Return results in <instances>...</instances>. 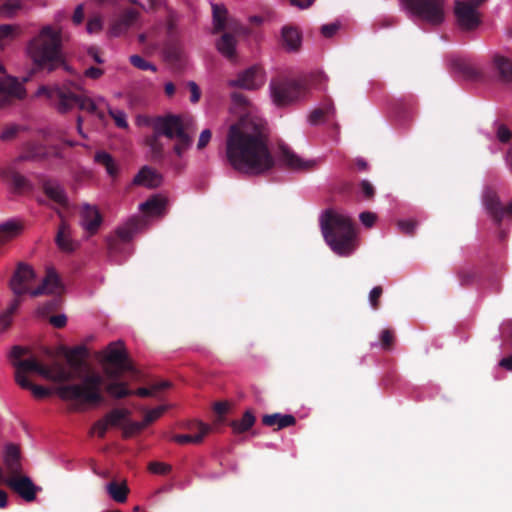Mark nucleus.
I'll list each match as a JSON object with an SVG mask.
<instances>
[{
    "instance_id": "obj_46",
    "label": "nucleus",
    "mask_w": 512,
    "mask_h": 512,
    "mask_svg": "<svg viewBox=\"0 0 512 512\" xmlns=\"http://www.w3.org/2000/svg\"><path fill=\"white\" fill-rule=\"evenodd\" d=\"M15 37V27L10 24L0 25V49H3Z\"/></svg>"
},
{
    "instance_id": "obj_8",
    "label": "nucleus",
    "mask_w": 512,
    "mask_h": 512,
    "mask_svg": "<svg viewBox=\"0 0 512 512\" xmlns=\"http://www.w3.org/2000/svg\"><path fill=\"white\" fill-rule=\"evenodd\" d=\"M29 350L20 346H14L11 350L10 357L15 367V381L19 385V379H28L26 373L35 372L43 378L65 383L74 378V373L68 370L59 362L53 363L51 366L41 364L36 358L21 359L22 356L28 354Z\"/></svg>"
},
{
    "instance_id": "obj_61",
    "label": "nucleus",
    "mask_w": 512,
    "mask_h": 512,
    "mask_svg": "<svg viewBox=\"0 0 512 512\" xmlns=\"http://www.w3.org/2000/svg\"><path fill=\"white\" fill-rule=\"evenodd\" d=\"M13 315L6 310L0 314V331H5L10 327Z\"/></svg>"
},
{
    "instance_id": "obj_19",
    "label": "nucleus",
    "mask_w": 512,
    "mask_h": 512,
    "mask_svg": "<svg viewBox=\"0 0 512 512\" xmlns=\"http://www.w3.org/2000/svg\"><path fill=\"white\" fill-rule=\"evenodd\" d=\"M35 177L38 185L50 200L61 206L67 205L68 200L65 190L56 180L42 174H37Z\"/></svg>"
},
{
    "instance_id": "obj_20",
    "label": "nucleus",
    "mask_w": 512,
    "mask_h": 512,
    "mask_svg": "<svg viewBox=\"0 0 512 512\" xmlns=\"http://www.w3.org/2000/svg\"><path fill=\"white\" fill-rule=\"evenodd\" d=\"M279 161L286 168L293 171H309L314 168L316 162L314 160H303L295 154L288 146L280 145Z\"/></svg>"
},
{
    "instance_id": "obj_9",
    "label": "nucleus",
    "mask_w": 512,
    "mask_h": 512,
    "mask_svg": "<svg viewBox=\"0 0 512 512\" xmlns=\"http://www.w3.org/2000/svg\"><path fill=\"white\" fill-rule=\"evenodd\" d=\"M400 5L410 16L433 26L445 19V0H400Z\"/></svg>"
},
{
    "instance_id": "obj_6",
    "label": "nucleus",
    "mask_w": 512,
    "mask_h": 512,
    "mask_svg": "<svg viewBox=\"0 0 512 512\" xmlns=\"http://www.w3.org/2000/svg\"><path fill=\"white\" fill-rule=\"evenodd\" d=\"M81 90L82 88L79 84L67 81L62 86L50 87L42 85L38 88L36 96H45L60 113H66L77 107L80 110L96 114L100 120H103L105 115L102 111L98 110L95 102L91 98L75 92Z\"/></svg>"
},
{
    "instance_id": "obj_13",
    "label": "nucleus",
    "mask_w": 512,
    "mask_h": 512,
    "mask_svg": "<svg viewBox=\"0 0 512 512\" xmlns=\"http://www.w3.org/2000/svg\"><path fill=\"white\" fill-rule=\"evenodd\" d=\"M145 226L142 218L132 217L124 225L118 227L115 235L107 238V248L110 254L118 253L121 250V243H127L133 236Z\"/></svg>"
},
{
    "instance_id": "obj_58",
    "label": "nucleus",
    "mask_w": 512,
    "mask_h": 512,
    "mask_svg": "<svg viewBox=\"0 0 512 512\" xmlns=\"http://www.w3.org/2000/svg\"><path fill=\"white\" fill-rule=\"evenodd\" d=\"M340 25L338 23L325 24L321 27V34L326 38L333 37L339 30Z\"/></svg>"
},
{
    "instance_id": "obj_34",
    "label": "nucleus",
    "mask_w": 512,
    "mask_h": 512,
    "mask_svg": "<svg viewBox=\"0 0 512 512\" xmlns=\"http://www.w3.org/2000/svg\"><path fill=\"white\" fill-rule=\"evenodd\" d=\"M165 205V198L160 195H153L140 205V209L148 215H160L165 209Z\"/></svg>"
},
{
    "instance_id": "obj_23",
    "label": "nucleus",
    "mask_w": 512,
    "mask_h": 512,
    "mask_svg": "<svg viewBox=\"0 0 512 512\" xmlns=\"http://www.w3.org/2000/svg\"><path fill=\"white\" fill-rule=\"evenodd\" d=\"M281 46L287 52H298L302 45V34L297 26L284 25L280 34Z\"/></svg>"
},
{
    "instance_id": "obj_47",
    "label": "nucleus",
    "mask_w": 512,
    "mask_h": 512,
    "mask_svg": "<svg viewBox=\"0 0 512 512\" xmlns=\"http://www.w3.org/2000/svg\"><path fill=\"white\" fill-rule=\"evenodd\" d=\"M129 60H130V63L135 68H137L139 70H142V71L151 70L153 72L157 71V67L153 63L146 61L140 55H137V54L131 55Z\"/></svg>"
},
{
    "instance_id": "obj_10",
    "label": "nucleus",
    "mask_w": 512,
    "mask_h": 512,
    "mask_svg": "<svg viewBox=\"0 0 512 512\" xmlns=\"http://www.w3.org/2000/svg\"><path fill=\"white\" fill-rule=\"evenodd\" d=\"M274 103L279 106L290 105L305 97L307 87L300 81L281 79L270 84Z\"/></svg>"
},
{
    "instance_id": "obj_32",
    "label": "nucleus",
    "mask_w": 512,
    "mask_h": 512,
    "mask_svg": "<svg viewBox=\"0 0 512 512\" xmlns=\"http://www.w3.org/2000/svg\"><path fill=\"white\" fill-rule=\"evenodd\" d=\"M228 11L222 4H212V17L214 32L224 31L229 27L227 19Z\"/></svg>"
},
{
    "instance_id": "obj_45",
    "label": "nucleus",
    "mask_w": 512,
    "mask_h": 512,
    "mask_svg": "<svg viewBox=\"0 0 512 512\" xmlns=\"http://www.w3.org/2000/svg\"><path fill=\"white\" fill-rule=\"evenodd\" d=\"M143 429H145V427L142 422L132 421L128 417L122 425V435L124 438H130L141 432Z\"/></svg>"
},
{
    "instance_id": "obj_14",
    "label": "nucleus",
    "mask_w": 512,
    "mask_h": 512,
    "mask_svg": "<svg viewBox=\"0 0 512 512\" xmlns=\"http://www.w3.org/2000/svg\"><path fill=\"white\" fill-rule=\"evenodd\" d=\"M28 78H23L20 82L18 78L5 75L0 77V108L13 104L16 100H22L26 97V89L23 86Z\"/></svg>"
},
{
    "instance_id": "obj_27",
    "label": "nucleus",
    "mask_w": 512,
    "mask_h": 512,
    "mask_svg": "<svg viewBox=\"0 0 512 512\" xmlns=\"http://www.w3.org/2000/svg\"><path fill=\"white\" fill-rule=\"evenodd\" d=\"M68 364L74 371H79L85 364L89 355L88 349L84 345L75 346L71 349L63 348Z\"/></svg>"
},
{
    "instance_id": "obj_28",
    "label": "nucleus",
    "mask_w": 512,
    "mask_h": 512,
    "mask_svg": "<svg viewBox=\"0 0 512 512\" xmlns=\"http://www.w3.org/2000/svg\"><path fill=\"white\" fill-rule=\"evenodd\" d=\"M194 426L199 430V434H177L172 437V441L178 444H199L204 437L210 432L211 427L203 422H196Z\"/></svg>"
},
{
    "instance_id": "obj_59",
    "label": "nucleus",
    "mask_w": 512,
    "mask_h": 512,
    "mask_svg": "<svg viewBox=\"0 0 512 512\" xmlns=\"http://www.w3.org/2000/svg\"><path fill=\"white\" fill-rule=\"evenodd\" d=\"M231 99L235 105L241 108H247L249 106V101L243 93L234 92L231 94Z\"/></svg>"
},
{
    "instance_id": "obj_17",
    "label": "nucleus",
    "mask_w": 512,
    "mask_h": 512,
    "mask_svg": "<svg viewBox=\"0 0 512 512\" xmlns=\"http://www.w3.org/2000/svg\"><path fill=\"white\" fill-rule=\"evenodd\" d=\"M264 84L263 71L258 66H252L238 74L237 78L228 81L230 87L256 90Z\"/></svg>"
},
{
    "instance_id": "obj_62",
    "label": "nucleus",
    "mask_w": 512,
    "mask_h": 512,
    "mask_svg": "<svg viewBox=\"0 0 512 512\" xmlns=\"http://www.w3.org/2000/svg\"><path fill=\"white\" fill-rule=\"evenodd\" d=\"M211 137H212V133L209 129L203 130L199 136L197 148L199 150L204 149L208 145L209 141L211 140Z\"/></svg>"
},
{
    "instance_id": "obj_16",
    "label": "nucleus",
    "mask_w": 512,
    "mask_h": 512,
    "mask_svg": "<svg viewBox=\"0 0 512 512\" xmlns=\"http://www.w3.org/2000/svg\"><path fill=\"white\" fill-rule=\"evenodd\" d=\"M3 483L26 502L34 501L37 493L41 490V487L36 486L30 477L22 473L5 478Z\"/></svg>"
},
{
    "instance_id": "obj_25",
    "label": "nucleus",
    "mask_w": 512,
    "mask_h": 512,
    "mask_svg": "<svg viewBox=\"0 0 512 512\" xmlns=\"http://www.w3.org/2000/svg\"><path fill=\"white\" fill-rule=\"evenodd\" d=\"M20 449L15 444H8L5 448L4 465L9 477L22 473Z\"/></svg>"
},
{
    "instance_id": "obj_57",
    "label": "nucleus",
    "mask_w": 512,
    "mask_h": 512,
    "mask_svg": "<svg viewBox=\"0 0 512 512\" xmlns=\"http://www.w3.org/2000/svg\"><path fill=\"white\" fill-rule=\"evenodd\" d=\"M512 133L505 124H500L497 129V138L502 143H508L511 140Z\"/></svg>"
},
{
    "instance_id": "obj_49",
    "label": "nucleus",
    "mask_w": 512,
    "mask_h": 512,
    "mask_svg": "<svg viewBox=\"0 0 512 512\" xmlns=\"http://www.w3.org/2000/svg\"><path fill=\"white\" fill-rule=\"evenodd\" d=\"M394 341H395V335H394L393 330H391V329L382 330L381 335H380V342H381V347L384 350H386V351L392 350L393 346H394Z\"/></svg>"
},
{
    "instance_id": "obj_2",
    "label": "nucleus",
    "mask_w": 512,
    "mask_h": 512,
    "mask_svg": "<svg viewBox=\"0 0 512 512\" xmlns=\"http://www.w3.org/2000/svg\"><path fill=\"white\" fill-rule=\"evenodd\" d=\"M226 158L238 172L260 175L275 165L269 149V131L264 119L242 116L229 127L226 136Z\"/></svg>"
},
{
    "instance_id": "obj_38",
    "label": "nucleus",
    "mask_w": 512,
    "mask_h": 512,
    "mask_svg": "<svg viewBox=\"0 0 512 512\" xmlns=\"http://www.w3.org/2000/svg\"><path fill=\"white\" fill-rule=\"evenodd\" d=\"M216 46L223 56L232 59L235 56L236 38L231 33H224Z\"/></svg>"
},
{
    "instance_id": "obj_1",
    "label": "nucleus",
    "mask_w": 512,
    "mask_h": 512,
    "mask_svg": "<svg viewBox=\"0 0 512 512\" xmlns=\"http://www.w3.org/2000/svg\"><path fill=\"white\" fill-rule=\"evenodd\" d=\"M100 362L103 373L108 379L104 384L103 377L96 372H91L82 378L80 384H67L57 388V394L64 401H77L81 404H99L103 402L101 388L104 385L105 392L115 399H123L133 393L126 381L121 380L125 372L136 379L139 371L129 359L123 343L112 342L101 353Z\"/></svg>"
},
{
    "instance_id": "obj_7",
    "label": "nucleus",
    "mask_w": 512,
    "mask_h": 512,
    "mask_svg": "<svg viewBox=\"0 0 512 512\" xmlns=\"http://www.w3.org/2000/svg\"><path fill=\"white\" fill-rule=\"evenodd\" d=\"M81 90L82 88L79 84L67 81L62 86L50 87L42 85L38 88L36 96H45L60 113H66L77 107L80 110L96 114L100 120H103L105 115L102 111L98 110L95 102L91 98L75 92Z\"/></svg>"
},
{
    "instance_id": "obj_52",
    "label": "nucleus",
    "mask_w": 512,
    "mask_h": 512,
    "mask_svg": "<svg viewBox=\"0 0 512 512\" xmlns=\"http://www.w3.org/2000/svg\"><path fill=\"white\" fill-rule=\"evenodd\" d=\"M109 427L103 418L97 420L91 427L89 434H97L99 438H104Z\"/></svg>"
},
{
    "instance_id": "obj_4",
    "label": "nucleus",
    "mask_w": 512,
    "mask_h": 512,
    "mask_svg": "<svg viewBox=\"0 0 512 512\" xmlns=\"http://www.w3.org/2000/svg\"><path fill=\"white\" fill-rule=\"evenodd\" d=\"M35 276V271L30 265L19 262L9 282V287L15 296H22L26 293H29L32 297L43 294H54L57 297L46 302L43 306V310L47 312L56 310L61 302L59 295L64 289L59 276L53 269H48L42 283L37 288L31 290L29 284L35 279Z\"/></svg>"
},
{
    "instance_id": "obj_63",
    "label": "nucleus",
    "mask_w": 512,
    "mask_h": 512,
    "mask_svg": "<svg viewBox=\"0 0 512 512\" xmlns=\"http://www.w3.org/2000/svg\"><path fill=\"white\" fill-rule=\"evenodd\" d=\"M360 220L366 227H372L376 221V215L372 212H362L360 214Z\"/></svg>"
},
{
    "instance_id": "obj_29",
    "label": "nucleus",
    "mask_w": 512,
    "mask_h": 512,
    "mask_svg": "<svg viewBox=\"0 0 512 512\" xmlns=\"http://www.w3.org/2000/svg\"><path fill=\"white\" fill-rule=\"evenodd\" d=\"M493 66L501 82L506 84L512 83L511 59L502 55H495L493 57Z\"/></svg>"
},
{
    "instance_id": "obj_24",
    "label": "nucleus",
    "mask_w": 512,
    "mask_h": 512,
    "mask_svg": "<svg viewBox=\"0 0 512 512\" xmlns=\"http://www.w3.org/2000/svg\"><path fill=\"white\" fill-rule=\"evenodd\" d=\"M0 176L13 187L15 192L22 193L33 190L32 183L12 168L3 169Z\"/></svg>"
},
{
    "instance_id": "obj_48",
    "label": "nucleus",
    "mask_w": 512,
    "mask_h": 512,
    "mask_svg": "<svg viewBox=\"0 0 512 512\" xmlns=\"http://www.w3.org/2000/svg\"><path fill=\"white\" fill-rule=\"evenodd\" d=\"M22 7V3L20 0H6L0 6V12L3 13L6 17H12L18 10Z\"/></svg>"
},
{
    "instance_id": "obj_22",
    "label": "nucleus",
    "mask_w": 512,
    "mask_h": 512,
    "mask_svg": "<svg viewBox=\"0 0 512 512\" xmlns=\"http://www.w3.org/2000/svg\"><path fill=\"white\" fill-rule=\"evenodd\" d=\"M81 224L90 234L94 235L102 224V216L94 205L83 204L80 209Z\"/></svg>"
},
{
    "instance_id": "obj_53",
    "label": "nucleus",
    "mask_w": 512,
    "mask_h": 512,
    "mask_svg": "<svg viewBox=\"0 0 512 512\" xmlns=\"http://www.w3.org/2000/svg\"><path fill=\"white\" fill-rule=\"evenodd\" d=\"M148 469L154 474L166 475L172 470V467L169 464L155 461L149 463Z\"/></svg>"
},
{
    "instance_id": "obj_36",
    "label": "nucleus",
    "mask_w": 512,
    "mask_h": 512,
    "mask_svg": "<svg viewBox=\"0 0 512 512\" xmlns=\"http://www.w3.org/2000/svg\"><path fill=\"white\" fill-rule=\"evenodd\" d=\"M131 411L127 408H114L103 417L108 427H121L123 423L130 417Z\"/></svg>"
},
{
    "instance_id": "obj_44",
    "label": "nucleus",
    "mask_w": 512,
    "mask_h": 512,
    "mask_svg": "<svg viewBox=\"0 0 512 512\" xmlns=\"http://www.w3.org/2000/svg\"><path fill=\"white\" fill-rule=\"evenodd\" d=\"M169 386V382L162 381L160 383L153 384L150 388L140 387L136 390H131L133 392L131 395H137L139 397H152L156 392L164 390Z\"/></svg>"
},
{
    "instance_id": "obj_40",
    "label": "nucleus",
    "mask_w": 512,
    "mask_h": 512,
    "mask_svg": "<svg viewBox=\"0 0 512 512\" xmlns=\"http://www.w3.org/2000/svg\"><path fill=\"white\" fill-rule=\"evenodd\" d=\"M56 243L65 252H72L75 249V244L70 238L69 228L65 222H62L58 229Z\"/></svg>"
},
{
    "instance_id": "obj_11",
    "label": "nucleus",
    "mask_w": 512,
    "mask_h": 512,
    "mask_svg": "<svg viewBox=\"0 0 512 512\" xmlns=\"http://www.w3.org/2000/svg\"><path fill=\"white\" fill-rule=\"evenodd\" d=\"M486 0H456L454 14L459 28L463 31L476 30L482 23L478 8Z\"/></svg>"
},
{
    "instance_id": "obj_50",
    "label": "nucleus",
    "mask_w": 512,
    "mask_h": 512,
    "mask_svg": "<svg viewBox=\"0 0 512 512\" xmlns=\"http://www.w3.org/2000/svg\"><path fill=\"white\" fill-rule=\"evenodd\" d=\"M457 277L461 286H467L474 281L476 273L473 269L462 268L458 271Z\"/></svg>"
},
{
    "instance_id": "obj_30",
    "label": "nucleus",
    "mask_w": 512,
    "mask_h": 512,
    "mask_svg": "<svg viewBox=\"0 0 512 512\" xmlns=\"http://www.w3.org/2000/svg\"><path fill=\"white\" fill-rule=\"evenodd\" d=\"M262 423L269 427L276 426L280 430L295 425L296 418L291 414H267L262 417Z\"/></svg>"
},
{
    "instance_id": "obj_51",
    "label": "nucleus",
    "mask_w": 512,
    "mask_h": 512,
    "mask_svg": "<svg viewBox=\"0 0 512 512\" xmlns=\"http://www.w3.org/2000/svg\"><path fill=\"white\" fill-rule=\"evenodd\" d=\"M165 411V407L159 406L157 408L151 409L146 412L144 415L143 421H141L146 428L149 424L153 423L155 420L160 418Z\"/></svg>"
},
{
    "instance_id": "obj_64",
    "label": "nucleus",
    "mask_w": 512,
    "mask_h": 512,
    "mask_svg": "<svg viewBox=\"0 0 512 512\" xmlns=\"http://www.w3.org/2000/svg\"><path fill=\"white\" fill-rule=\"evenodd\" d=\"M18 130L19 129L17 126L7 127L0 134V138L4 141L11 140L16 136V134L18 133Z\"/></svg>"
},
{
    "instance_id": "obj_3",
    "label": "nucleus",
    "mask_w": 512,
    "mask_h": 512,
    "mask_svg": "<svg viewBox=\"0 0 512 512\" xmlns=\"http://www.w3.org/2000/svg\"><path fill=\"white\" fill-rule=\"evenodd\" d=\"M27 53L37 70L44 69L51 73L62 67L65 71L72 73L62 52L61 28L51 25L43 26L40 32L29 41Z\"/></svg>"
},
{
    "instance_id": "obj_43",
    "label": "nucleus",
    "mask_w": 512,
    "mask_h": 512,
    "mask_svg": "<svg viewBox=\"0 0 512 512\" xmlns=\"http://www.w3.org/2000/svg\"><path fill=\"white\" fill-rule=\"evenodd\" d=\"M19 386L22 389L31 390V392L33 393L34 397H36L38 399L45 398V397H47V396H49L51 394V392H50V390L48 388L40 386V385L33 384L29 379L20 378L19 379Z\"/></svg>"
},
{
    "instance_id": "obj_18",
    "label": "nucleus",
    "mask_w": 512,
    "mask_h": 512,
    "mask_svg": "<svg viewBox=\"0 0 512 512\" xmlns=\"http://www.w3.org/2000/svg\"><path fill=\"white\" fill-rule=\"evenodd\" d=\"M483 203L487 212L497 223H500L505 216L512 217V203L503 206L497 193L491 189L485 191Z\"/></svg>"
},
{
    "instance_id": "obj_5",
    "label": "nucleus",
    "mask_w": 512,
    "mask_h": 512,
    "mask_svg": "<svg viewBox=\"0 0 512 512\" xmlns=\"http://www.w3.org/2000/svg\"><path fill=\"white\" fill-rule=\"evenodd\" d=\"M321 232L331 250L349 256L356 248V231L352 220L334 210H326L320 218Z\"/></svg>"
},
{
    "instance_id": "obj_21",
    "label": "nucleus",
    "mask_w": 512,
    "mask_h": 512,
    "mask_svg": "<svg viewBox=\"0 0 512 512\" xmlns=\"http://www.w3.org/2000/svg\"><path fill=\"white\" fill-rule=\"evenodd\" d=\"M169 119V114L165 116H158L152 119L151 126L153 133L145 138V144L150 148L152 159L154 161H160L163 158L164 147L160 141V137L164 136V133L158 129L161 121Z\"/></svg>"
},
{
    "instance_id": "obj_31",
    "label": "nucleus",
    "mask_w": 512,
    "mask_h": 512,
    "mask_svg": "<svg viewBox=\"0 0 512 512\" xmlns=\"http://www.w3.org/2000/svg\"><path fill=\"white\" fill-rule=\"evenodd\" d=\"M451 65L454 70L460 73L466 79H476L479 77V71L467 59L457 57L451 60Z\"/></svg>"
},
{
    "instance_id": "obj_56",
    "label": "nucleus",
    "mask_w": 512,
    "mask_h": 512,
    "mask_svg": "<svg viewBox=\"0 0 512 512\" xmlns=\"http://www.w3.org/2000/svg\"><path fill=\"white\" fill-rule=\"evenodd\" d=\"M417 223L414 220H400L398 221V227L402 233L406 235H413L416 229Z\"/></svg>"
},
{
    "instance_id": "obj_33",
    "label": "nucleus",
    "mask_w": 512,
    "mask_h": 512,
    "mask_svg": "<svg viewBox=\"0 0 512 512\" xmlns=\"http://www.w3.org/2000/svg\"><path fill=\"white\" fill-rule=\"evenodd\" d=\"M48 153L46 148L37 143L28 144L25 151L17 158V161H38L45 159Z\"/></svg>"
},
{
    "instance_id": "obj_26",
    "label": "nucleus",
    "mask_w": 512,
    "mask_h": 512,
    "mask_svg": "<svg viewBox=\"0 0 512 512\" xmlns=\"http://www.w3.org/2000/svg\"><path fill=\"white\" fill-rule=\"evenodd\" d=\"M163 177L155 169L144 166L134 177L133 183L147 188H157L162 184Z\"/></svg>"
},
{
    "instance_id": "obj_37",
    "label": "nucleus",
    "mask_w": 512,
    "mask_h": 512,
    "mask_svg": "<svg viewBox=\"0 0 512 512\" xmlns=\"http://www.w3.org/2000/svg\"><path fill=\"white\" fill-rule=\"evenodd\" d=\"M256 422V417L251 410H246L239 420H232L229 426L234 434H241L250 430Z\"/></svg>"
},
{
    "instance_id": "obj_35",
    "label": "nucleus",
    "mask_w": 512,
    "mask_h": 512,
    "mask_svg": "<svg viewBox=\"0 0 512 512\" xmlns=\"http://www.w3.org/2000/svg\"><path fill=\"white\" fill-rule=\"evenodd\" d=\"M138 16L139 13L135 9H126L114 23L113 30L115 33H121L127 30L137 21Z\"/></svg>"
},
{
    "instance_id": "obj_42",
    "label": "nucleus",
    "mask_w": 512,
    "mask_h": 512,
    "mask_svg": "<svg viewBox=\"0 0 512 512\" xmlns=\"http://www.w3.org/2000/svg\"><path fill=\"white\" fill-rule=\"evenodd\" d=\"M94 161L102 166L105 167L107 173L111 176V177H114L117 175V167L115 165V162L112 158V156L105 152V151H98L96 152L95 156H94Z\"/></svg>"
},
{
    "instance_id": "obj_15",
    "label": "nucleus",
    "mask_w": 512,
    "mask_h": 512,
    "mask_svg": "<svg viewBox=\"0 0 512 512\" xmlns=\"http://www.w3.org/2000/svg\"><path fill=\"white\" fill-rule=\"evenodd\" d=\"M165 60L174 66H179L184 60L183 44L178 36L176 25L172 20L167 23V37L163 48Z\"/></svg>"
},
{
    "instance_id": "obj_54",
    "label": "nucleus",
    "mask_w": 512,
    "mask_h": 512,
    "mask_svg": "<svg viewBox=\"0 0 512 512\" xmlns=\"http://www.w3.org/2000/svg\"><path fill=\"white\" fill-rule=\"evenodd\" d=\"M108 112H109V115L115 121V124L117 127L123 128V129L128 127V122L126 120V114L123 111L109 109Z\"/></svg>"
},
{
    "instance_id": "obj_39",
    "label": "nucleus",
    "mask_w": 512,
    "mask_h": 512,
    "mask_svg": "<svg viewBox=\"0 0 512 512\" xmlns=\"http://www.w3.org/2000/svg\"><path fill=\"white\" fill-rule=\"evenodd\" d=\"M106 490L109 496L118 503H124L129 494V488L126 482L118 483L111 481L106 485Z\"/></svg>"
},
{
    "instance_id": "obj_12",
    "label": "nucleus",
    "mask_w": 512,
    "mask_h": 512,
    "mask_svg": "<svg viewBox=\"0 0 512 512\" xmlns=\"http://www.w3.org/2000/svg\"><path fill=\"white\" fill-rule=\"evenodd\" d=\"M160 123L158 129L164 133V136L168 139L177 140L174 145V152L181 157L192 143V139L185 130L182 118L179 115L169 114V119Z\"/></svg>"
},
{
    "instance_id": "obj_55",
    "label": "nucleus",
    "mask_w": 512,
    "mask_h": 512,
    "mask_svg": "<svg viewBox=\"0 0 512 512\" xmlns=\"http://www.w3.org/2000/svg\"><path fill=\"white\" fill-rule=\"evenodd\" d=\"M383 294V288L381 286H375L369 293V302L374 310L380 307V297Z\"/></svg>"
},
{
    "instance_id": "obj_41",
    "label": "nucleus",
    "mask_w": 512,
    "mask_h": 512,
    "mask_svg": "<svg viewBox=\"0 0 512 512\" xmlns=\"http://www.w3.org/2000/svg\"><path fill=\"white\" fill-rule=\"evenodd\" d=\"M22 230V226L14 221H8L0 225V245L16 237Z\"/></svg>"
},
{
    "instance_id": "obj_60",
    "label": "nucleus",
    "mask_w": 512,
    "mask_h": 512,
    "mask_svg": "<svg viewBox=\"0 0 512 512\" xmlns=\"http://www.w3.org/2000/svg\"><path fill=\"white\" fill-rule=\"evenodd\" d=\"M361 192L367 199H372L375 195V189L368 180H362L360 183Z\"/></svg>"
}]
</instances>
